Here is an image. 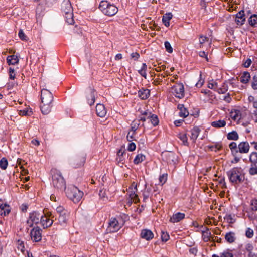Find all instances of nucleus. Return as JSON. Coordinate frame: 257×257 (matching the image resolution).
Masks as SVG:
<instances>
[{
	"instance_id": "obj_1",
	"label": "nucleus",
	"mask_w": 257,
	"mask_h": 257,
	"mask_svg": "<svg viewBox=\"0 0 257 257\" xmlns=\"http://www.w3.org/2000/svg\"><path fill=\"white\" fill-rule=\"evenodd\" d=\"M61 11L64 13L66 22L72 25L74 24L73 8L69 0H64L61 4Z\"/></svg>"
},
{
	"instance_id": "obj_2",
	"label": "nucleus",
	"mask_w": 257,
	"mask_h": 257,
	"mask_svg": "<svg viewBox=\"0 0 257 257\" xmlns=\"http://www.w3.org/2000/svg\"><path fill=\"white\" fill-rule=\"evenodd\" d=\"M229 180L234 184H238L243 182L244 175H242L241 167H234L227 172Z\"/></svg>"
},
{
	"instance_id": "obj_3",
	"label": "nucleus",
	"mask_w": 257,
	"mask_h": 257,
	"mask_svg": "<svg viewBox=\"0 0 257 257\" xmlns=\"http://www.w3.org/2000/svg\"><path fill=\"white\" fill-rule=\"evenodd\" d=\"M52 179V183L54 187L61 190H65V182L60 172L57 170L53 171Z\"/></svg>"
},
{
	"instance_id": "obj_4",
	"label": "nucleus",
	"mask_w": 257,
	"mask_h": 257,
	"mask_svg": "<svg viewBox=\"0 0 257 257\" xmlns=\"http://www.w3.org/2000/svg\"><path fill=\"white\" fill-rule=\"evenodd\" d=\"M68 197L72 200L75 203H78L82 198L83 193L77 187H73L66 192Z\"/></svg>"
},
{
	"instance_id": "obj_5",
	"label": "nucleus",
	"mask_w": 257,
	"mask_h": 257,
	"mask_svg": "<svg viewBox=\"0 0 257 257\" xmlns=\"http://www.w3.org/2000/svg\"><path fill=\"white\" fill-rule=\"evenodd\" d=\"M123 224L120 223L116 218H111L109 220L107 230L111 232H117L122 227Z\"/></svg>"
},
{
	"instance_id": "obj_6",
	"label": "nucleus",
	"mask_w": 257,
	"mask_h": 257,
	"mask_svg": "<svg viewBox=\"0 0 257 257\" xmlns=\"http://www.w3.org/2000/svg\"><path fill=\"white\" fill-rule=\"evenodd\" d=\"M172 93L175 97L181 99L184 97V87L182 83H177L172 87Z\"/></svg>"
},
{
	"instance_id": "obj_7",
	"label": "nucleus",
	"mask_w": 257,
	"mask_h": 257,
	"mask_svg": "<svg viewBox=\"0 0 257 257\" xmlns=\"http://www.w3.org/2000/svg\"><path fill=\"white\" fill-rule=\"evenodd\" d=\"M41 92L42 103H52L53 100V96L52 93L46 89H42Z\"/></svg>"
},
{
	"instance_id": "obj_8",
	"label": "nucleus",
	"mask_w": 257,
	"mask_h": 257,
	"mask_svg": "<svg viewBox=\"0 0 257 257\" xmlns=\"http://www.w3.org/2000/svg\"><path fill=\"white\" fill-rule=\"evenodd\" d=\"M163 160L168 164L174 165L177 162V157L175 154L172 152H165L162 155Z\"/></svg>"
},
{
	"instance_id": "obj_9",
	"label": "nucleus",
	"mask_w": 257,
	"mask_h": 257,
	"mask_svg": "<svg viewBox=\"0 0 257 257\" xmlns=\"http://www.w3.org/2000/svg\"><path fill=\"white\" fill-rule=\"evenodd\" d=\"M42 217V214L38 212L34 211L30 214L29 219L27 220V223L30 227H32L33 223L38 224Z\"/></svg>"
},
{
	"instance_id": "obj_10",
	"label": "nucleus",
	"mask_w": 257,
	"mask_h": 257,
	"mask_svg": "<svg viewBox=\"0 0 257 257\" xmlns=\"http://www.w3.org/2000/svg\"><path fill=\"white\" fill-rule=\"evenodd\" d=\"M42 229L38 226L33 228L30 232L32 239L35 242H38L42 239Z\"/></svg>"
},
{
	"instance_id": "obj_11",
	"label": "nucleus",
	"mask_w": 257,
	"mask_h": 257,
	"mask_svg": "<svg viewBox=\"0 0 257 257\" xmlns=\"http://www.w3.org/2000/svg\"><path fill=\"white\" fill-rule=\"evenodd\" d=\"M51 216L52 214L50 212L47 213L45 216L42 215L40 222L43 228L49 227L52 225L53 220L49 218V217H51Z\"/></svg>"
},
{
	"instance_id": "obj_12",
	"label": "nucleus",
	"mask_w": 257,
	"mask_h": 257,
	"mask_svg": "<svg viewBox=\"0 0 257 257\" xmlns=\"http://www.w3.org/2000/svg\"><path fill=\"white\" fill-rule=\"evenodd\" d=\"M85 162V157L84 156H76L71 163V166L75 168H78L83 166Z\"/></svg>"
},
{
	"instance_id": "obj_13",
	"label": "nucleus",
	"mask_w": 257,
	"mask_h": 257,
	"mask_svg": "<svg viewBox=\"0 0 257 257\" xmlns=\"http://www.w3.org/2000/svg\"><path fill=\"white\" fill-rule=\"evenodd\" d=\"M245 22L244 12L241 10L236 15L235 22L239 26H242Z\"/></svg>"
},
{
	"instance_id": "obj_14",
	"label": "nucleus",
	"mask_w": 257,
	"mask_h": 257,
	"mask_svg": "<svg viewBox=\"0 0 257 257\" xmlns=\"http://www.w3.org/2000/svg\"><path fill=\"white\" fill-rule=\"evenodd\" d=\"M117 12L118 8L114 5L110 4L103 13L108 16H112L116 14Z\"/></svg>"
},
{
	"instance_id": "obj_15",
	"label": "nucleus",
	"mask_w": 257,
	"mask_h": 257,
	"mask_svg": "<svg viewBox=\"0 0 257 257\" xmlns=\"http://www.w3.org/2000/svg\"><path fill=\"white\" fill-rule=\"evenodd\" d=\"M96 113L97 116L104 117L106 114V110L103 104L98 103L96 106Z\"/></svg>"
},
{
	"instance_id": "obj_16",
	"label": "nucleus",
	"mask_w": 257,
	"mask_h": 257,
	"mask_svg": "<svg viewBox=\"0 0 257 257\" xmlns=\"http://www.w3.org/2000/svg\"><path fill=\"white\" fill-rule=\"evenodd\" d=\"M238 148L240 153H247L249 151L250 146L247 142H242L239 144Z\"/></svg>"
},
{
	"instance_id": "obj_17",
	"label": "nucleus",
	"mask_w": 257,
	"mask_h": 257,
	"mask_svg": "<svg viewBox=\"0 0 257 257\" xmlns=\"http://www.w3.org/2000/svg\"><path fill=\"white\" fill-rule=\"evenodd\" d=\"M126 156L128 157V155L125 151H122L121 150H119L117 152V157L116 158V161L118 163L121 165L124 164L125 162V159Z\"/></svg>"
},
{
	"instance_id": "obj_18",
	"label": "nucleus",
	"mask_w": 257,
	"mask_h": 257,
	"mask_svg": "<svg viewBox=\"0 0 257 257\" xmlns=\"http://www.w3.org/2000/svg\"><path fill=\"white\" fill-rule=\"evenodd\" d=\"M96 95V91L93 89H91L90 93L87 96V102L89 105L91 106L94 104Z\"/></svg>"
},
{
	"instance_id": "obj_19",
	"label": "nucleus",
	"mask_w": 257,
	"mask_h": 257,
	"mask_svg": "<svg viewBox=\"0 0 257 257\" xmlns=\"http://www.w3.org/2000/svg\"><path fill=\"white\" fill-rule=\"evenodd\" d=\"M141 236L142 238L149 240L154 237V234L150 230L143 229L141 231Z\"/></svg>"
},
{
	"instance_id": "obj_20",
	"label": "nucleus",
	"mask_w": 257,
	"mask_h": 257,
	"mask_svg": "<svg viewBox=\"0 0 257 257\" xmlns=\"http://www.w3.org/2000/svg\"><path fill=\"white\" fill-rule=\"evenodd\" d=\"M185 214L180 212H177L174 214L170 218V221L172 223H176L180 221L185 218Z\"/></svg>"
},
{
	"instance_id": "obj_21",
	"label": "nucleus",
	"mask_w": 257,
	"mask_h": 257,
	"mask_svg": "<svg viewBox=\"0 0 257 257\" xmlns=\"http://www.w3.org/2000/svg\"><path fill=\"white\" fill-rule=\"evenodd\" d=\"M69 213L68 212L63 213V214H60L58 217V221L60 225H64L67 224V221L68 220Z\"/></svg>"
},
{
	"instance_id": "obj_22",
	"label": "nucleus",
	"mask_w": 257,
	"mask_h": 257,
	"mask_svg": "<svg viewBox=\"0 0 257 257\" xmlns=\"http://www.w3.org/2000/svg\"><path fill=\"white\" fill-rule=\"evenodd\" d=\"M10 212V207L7 204L0 205V215L6 216Z\"/></svg>"
},
{
	"instance_id": "obj_23",
	"label": "nucleus",
	"mask_w": 257,
	"mask_h": 257,
	"mask_svg": "<svg viewBox=\"0 0 257 257\" xmlns=\"http://www.w3.org/2000/svg\"><path fill=\"white\" fill-rule=\"evenodd\" d=\"M41 106V112L44 114H48L51 110L52 103H42Z\"/></svg>"
},
{
	"instance_id": "obj_24",
	"label": "nucleus",
	"mask_w": 257,
	"mask_h": 257,
	"mask_svg": "<svg viewBox=\"0 0 257 257\" xmlns=\"http://www.w3.org/2000/svg\"><path fill=\"white\" fill-rule=\"evenodd\" d=\"M138 95L142 99H146L150 96V90L147 89L143 88L139 91Z\"/></svg>"
},
{
	"instance_id": "obj_25",
	"label": "nucleus",
	"mask_w": 257,
	"mask_h": 257,
	"mask_svg": "<svg viewBox=\"0 0 257 257\" xmlns=\"http://www.w3.org/2000/svg\"><path fill=\"white\" fill-rule=\"evenodd\" d=\"M146 115H147V113H146ZM148 115H149L148 118L149 121L151 122L153 126H157L159 122L158 116L156 115L152 114L151 112L150 113H148Z\"/></svg>"
},
{
	"instance_id": "obj_26",
	"label": "nucleus",
	"mask_w": 257,
	"mask_h": 257,
	"mask_svg": "<svg viewBox=\"0 0 257 257\" xmlns=\"http://www.w3.org/2000/svg\"><path fill=\"white\" fill-rule=\"evenodd\" d=\"M178 108L180 110L179 115L180 117L185 118L188 116L189 112L186 108L184 107L183 104H178Z\"/></svg>"
},
{
	"instance_id": "obj_27",
	"label": "nucleus",
	"mask_w": 257,
	"mask_h": 257,
	"mask_svg": "<svg viewBox=\"0 0 257 257\" xmlns=\"http://www.w3.org/2000/svg\"><path fill=\"white\" fill-rule=\"evenodd\" d=\"M7 62L9 65H15L18 63L19 59L16 55H12L7 57Z\"/></svg>"
},
{
	"instance_id": "obj_28",
	"label": "nucleus",
	"mask_w": 257,
	"mask_h": 257,
	"mask_svg": "<svg viewBox=\"0 0 257 257\" xmlns=\"http://www.w3.org/2000/svg\"><path fill=\"white\" fill-rule=\"evenodd\" d=\"M173 15L171 13H168L165 14L162 18V21L166 27H169L170 25L169 21L172 18Z\"/></svg>"
},
{
	"instance_id": "obj_29",
	"label": "nucleus",
	"mask_w": 257,
	"mask_h": 257,
	"mask_svg": "<svg viewBox=\"0 0 257 257\" xmlns=\"http://www.w3.org/2000/svg\"><path fill=\"white\" fill-rule=\"evenodd\" d=\"M225 238L229 243H233L236 239L235 234L233 232H229L225 234Z\"/></svg>"
},
{
	"instance_id": "obj_30",
	"label": "nucleus",
	"mask_w": 257,
	"mask_h": 257,
	"mask_svg": "<svg viewBox=\"0 0 257 257\" xmlns=\"http://www.w3.org/2000/svg\"><path fill=\"white\" fill-rule=\"evenodd\" d=\"M226 122L224 120H219L211 122V126L215 128H221L226 125Z\"/></svg>"
},
{
	"instance_id": "obj_31",
	"label": "nucleus",
	"mask_w": 257,
	"mask_h": 257,
	"mask_svg": "<svg viewBox=\"0 0 257 257\" xmlns=\"http://www.w3.org/2000/svg\"><path fill=\"white\" fill-rule=\"evenodd\" d=\"M200 131V130L198 127H194L193 129H192L191 136L190 138L193 141V142H195L198 138Z\"/></svg>"
},
{
	"instance_id": "obj_32",
	"label": "nucleus",
	"mask_w": 257,
	"mask_h": 257,
	"mask_svg": "<svg viewBox=\"0 0 257 257\" xmlns=\"http://www.w3.org/2000/svg\"><path fill=\"white\" fill-rule=\"evenodd\" d=\"M229 87L227 81H225L221 87L217 89V92L219 94H225L228 90Z\"/></svg>"
},
{
	"instance_id": "obj_33",
	"label": "nucleus",
	"mask_w": 257,
	"mask_h": 257,
	"mask_svg": "<svg viewBox=\"0 0 257 257\" xmlns=\"http://www.w3.org/2000/svg\"><path fill=\"white\" fill-rule=\"evenodd\" d=\"M250 79V75L248 72H244L240 78V81L242 83L246 84L249 82Z\"/></svg>"
},
{
	"instance_id": "obj_34",
	"label": "nucleus",
	"mask_w": 257,
	"mask_h": 257,
	"mask_svg": "<svg viewBox=\"0 0 257 257\" xmlns=\"http://www.w3.org/2000/svg\"><path fill=\"white\" fill-rule=\"evenodd\" d=\"M227 138L229 140L236 141L239 139V136L237 132L233 131L228 133L227 135Z\"/></svg>"
},
{
	"instance_id": "obj_35",
	"label": "nucleus",
	"mask_w": 257,
	"mask_h": 257,
	"mask_svg": "<svg viewBox=\"0 0 257 257\" xmlns=\"http://www.w3.org/2000/svg\"><path fill=\"white\" fill-rule=\"evenodd\" d=\"M249 160L252 163L251 166L257 167V152H252L249 157Z\"/></svg>"
},
{
	"instance_id": "obj_36",
	"label": "nucleus",
	"mask_w": 257,
	"mask_h": 257,
	"mask_svg": "<svg viewBox=\"0 0 257 257\" xmlns=\"http://www.w3.org/2000/svg\"><path fill=\"white\" fill-rule=\"evenodd\" d=\"M248 22L252 27H257V15H252L248 19Z\"/></svg>"
},
{
	"instance_id": "obj_37",
	"label": "nucleus",
	"mask_w": 257,
	"mask_h": 257,
	"mask_svg": "<svg viewBox=\"0 0 257 257\" xmlns=\"http://www.w3.org/2000/svg\"><path fill=\"white\" fill-rule=\"evenodd\" d=\"M229 148L231 150L232 154L235 156L238 153L237 150V144L235 142H232L229 145Z\"/></svg>"
},
{
	"instance_id": "obj_38",
	"label": "nucleus",
	"mask_w": 257,
	"mask_h": 257,
	"mask_svg": "<svg viewBox=\"0 0 257 257\" xmlns=\"http://www.w3.org/2000/svg\"><path fill=\"white\" fill-rule=\"evenodd\" d=\"M141 115L138 116V119L140 121L144 122L146 120V119H149V115L148 114L147 115H146V113H147V114H148L150 113L151 112H150L148 110H146L143 112H141Z\"/></svg>"
},
{
	"instance_id": "obj_39",
	"label": "nucleus",
	"mask_w": 257,
	"mask_h": 257,
	"mask_svg": "<svg viewBox=\"0 0 257 257\" xmlns=\"http://www.w3.org/2000/svg\"><path fill=\"white\" fill-rule=\"evenodd\" d=\"M145 159V156L142 154H138L135 158L134 160V163L135 164H138L140 163H141Z\"/></svg>"
},
{
	"instance_id": "obj_40",
	"label": "nucleus",
	"mask_w": 257,
	"mask_h": 257,
	"mask_svg": "<svg viewBox=\"0 0 257 257\" xmlns=\"http://www.w3.org/2000/svg\"><path fill=\"white\" fill-rule=\"evenodd\" d=\"M178 137L182 141L183 145L188 146V139L186 134L180 133L178 135Z\"/></svg>"
},
{
	"instance_id": "obj_41",
	"label": "nucleus",
	"mask_w": 257,
	"mask_h": 257,
	"mask_svg": "<svg viewBox=\"0 0 257 257\" xmlns=\"http://www.w3.org/2000/svg\"><path fill=\"white\" fill-rule=\"evenodd\" d=\"M234 217V215L226 214L224 218L225 220H226L227 223L229 224H233L235 222V219Z\"/></svg>"
},
{
	"instance_id": "obj_42",
	"label": "nucleus",
	"mask_w": 257,
	"mask_h": 257,
	"mask_svg": "<svg viewBox=\"0 0 257 257\" xmlns=\"http://www.w3.org/2000/svg\"><path fill=\"white\" fill-rule=\"evenodd\" d=\"M208 87L216 91L217 89H218L217 83L213 80H212L208 82Z\"/></svg>"
},
{
	"instance_id": "obj_43",
	"label": "nucleus",
	"mask_w": 257,
	"mask_h": 257,
	"mask_svg": "<svg viewBox=\"0 0 257 257\" xmlns=\"http://www.w3.org/2000/svg\"><path fill=\"white\" fill-rule=\"evenodd\" d=\"M109 5L107 1H102L100 3L99 8L103 13Z\"/></svg>"
},
{
	"instance_id": "obj_44",
	"label": "nucleus",
	"mask_w": 257,
	"mask_h": 257,
	"mask_svg": "<svg viewBox=\"0 0 257 257\" xmlns=\"http://www.w3.org/2000/svg\"><path fill=\"white\" fill-rule=\"evenodd\" d=\"M203 236V239L205 241H208L209 240V236L211 234L209 228H206V231H202Z\"/></svg>"
},
{
	"instance_id": "obj_45",
	"label": "nucleus",
	"mask_w": 257,
	"mask_h": 257,
	"mask_svg": "<svg viewBox=\"0 0 257 257\" xmlns=\"http://www.w3.org/2000/svg\"><path fill=\"white\" fill-rule=\"evenodd\" d=\"M136 191H137L128 190V192L130 193L129 196L131 200L136 201L137 199H139L138 195L136 193Z\"/></svg>"
},
{
	"instance_id": "obj_46",
	"label": "nucleus",
	"mask_w": 257,
	"mask_h": 257,
	"mask_svg": "<svg viewBox=\"0 0 257 257\" xmlns=\"http://www.w3.org/2000/svg\"><path fill=\"white\" fill-rule=\"evenodd\" d=\"M8 166V161L5 158H3L0 160V167L3 170H5Z\"/></svg>"
},
{
	"instance_id": "obj_47",
	"label": "nucleus",
	"mask_w": 257,
	"mask_h": 257,
	"mask_svg": "<svg viewBox=\"0 0 257 257\" xmlns=\"http://www.w3.org/2000/svg\"><path fill=\"white\" fill-rule=\"evenodd\" d=\"M222 148V145L221 143H218L214 145H212L209 147V148L212 151L216 152L217 150H220Z\"/></svg>"
},
{
	"instance_id": "obj_48",
	"label": "nucleus",
	"mask_w": 257,
	"mask_h": 257,
	"mask_svg": "<svg viewBox=\"0 0 257 257\" xmlns=\"http://www.w3.org/2000/svg\"><path fill=\"white\" fill-rule=\"evenodd\" d=\"M212 257H234L233 254L229 252H224L220 253V256L214 254Z\"/></svg>"
},
{
	"instance_id": "obj_49",
	"label": "nucleus",
	"mask_w": 257,
	"mask_h": 257,
	"mask_svg": "<svg viewBox=\"0 0 257 257\" xmlns=\"http://www.w3.org/2000/svg\"><path fill=\"white\" fill-rule=\"evenodd\" d=\"M166 50L169 53L173 52V48L168 41H165L164 43Z\"/></svg>"
},
{
	"instance_id": "obj_50",
	"label": "nucleus",
	"mask_w": 257,
	"mask_h": 257,
	"mask_svg": "<svg viewBox=\"0 0 257 257\" xmlns=\"http://www.w3.org/2000/svg\"><path fill=\"white\" fill-rule=\"evenodd\" d=\"M169 235L167 232L162 231L161 239L162 241L166 242L169 239Z\"/></svg>"
},
{
	"instance_id": "obj_51",
	"label": "nucleus",
	"mask_w": 257,
	"mask_h": 257,
	"mask_svg": "<svg viewBox=\"0 0 257 257\" xmlns=\"http://www.w3.org/2000/svg\"><path fill=\"white\" fill-rule=\"evenodd\" d=\"M245 235L248 238H252L253 236V230L250 228H248L246 231Z\"/></svg>"
},
{
	"instance_id": "obj_52",
	"label": "nucleus",
	"mask_w": 257,
	"mask_h": 257,
	"mask_svg": "<svg viewBox=\"0 0 257 257\" xmlns=\"http://www.w3.org/2000/svg\"><path fill=\"white\" fill-rule=\"evenodd\" d=\"M18 35L20 39L23 41L27 40V37L24 34L23 31L22 29H20L19 31Z\"/></svg>"
},
{
	"instance_id": "obj_53",
	"label": "nucleus",
	"mask_w": 257,
	"mask_h": 257,
	"mask_svg": "<svg viewBox=\"0 0 257 257\" xmlns=\"http://www.w3.org/2000/svg\"><path fill=\"white\" fill-rule=\"evenodd\" d=\"M57 212L59 214V215L63 214V213H65L68 211L66 209H65L63 207L59 206L56 208V209Z\"/></svg>"
},
{
	"instance_id": "obj_54",
	"label": "nucleus",
	"mask_w": 257,
	"mask_h": 257,
	"mask_svg": "<svg viewBox=\"0 0 257 257\" xmlns=\"http://www.w3.org/2000/svg\"><path fill=\"white\" fill-rule=\"evenodd\" d=\"M251 86L254 90L257 89V75H255L252 78Z\"/></svg>"
},
{
	"instance_id": "obj_55",
	"label": "nucleus",
	"mask_w": 257,
	"mask_h": 257,
	"mask_svg": "<svg viewBox=\"0 0 257 257\" xmlns=\"http://www.w3.org/2000/svg\"><path fill=\"white\" fill-rule=\"evenodd\" d=\"M9 78L14 80L15 78V72L14 68H9Z\"/></svg>"
},
{
	"instance_id": "obj_56",
	"label": "nucleus",
	"mask_w": 257,
	"mask_h": 257,
	"mask_svg": "<svg viewBox=\"0 0 257 257\" xmlns=\"http://www.w3.org/2000/svg\"><path fill=\"white\" fill-rule=\"evenodd\" d=\"M240 111L238 110H235L234 112H231V118L234 120H237L238 119Z\"/></svg>"
},
{
	"instance_id": "obj_57",
	"label": "nucleus",
	"mask_w": 257,
	"mask_h": 257,
	"mask_svg": "<svg viewBox=\"0 0 257 257\" xmlns=\"http://www.w3.org/2000/svg\"><path fill=\"white\" fill-rule=\"evenodd\" d=\"M209 40L208 37L204 36V35H200L199 37V43L200 45H202L204 44L206 41H208Z\"/></svg>"
},
{
	"instance_id": "obj_58",
	"label": "nucleus",
	"mask_w": 257,
	"mask_h": 257,
	"mask_svg": "<svg viewBox=\"0 0 257 257\" xmlns=\"http://www.w3.org/2000/svg\"><path fill=\"white\" fill-rule=\"evenodd\" d=\"M167 179V174H164L160 176L159 177V181L162 184H164Z\"/></svg>"
},
{
	"instance_id": "obj_59",
	"label": "nucleus",
	"mask_w": 257,
	"mask_h": 257,
	"mask_svg": "<svg viewBox=\"0 0 257 257\" xmlns=\"http://www.w3.org/2000/svg\"><path fill=\"white\" fill-rule=\"evenodd\" d=\"M252 167L249 169V173L251 175L257 174V167L251 166Z\"/></svg>"
},
{
	"instance_id": "obj_60",
	"label": "nucleus",
	"mask_w": 257,
	"mask_h": 257,
	"mask_svg": "<svg viewBox=\"0 0 257 257\" xmlns=\"http://www.w3.org/2000/svg\"><path fill=\"white\" fill-rule=\"evenodd\" d=\"M136 144L134 143L131 142L128 145L127 150L130 151H133L136 149Z\"/></svg>"
},
{
	"instance_id": "obj_61",
	"label": "nucleus",
	"mask_w": 257,
	"mask_h": 257,
	"mask_svg": "<svg viewBox=\"0 0 257 257\" xmlns=\"http://www.w3.org/2000/svg\"><path fill=\"white\" fill-rule=\"evenodd\" d=\"M140 125V121L139 119L134 120L131 123V125H133L136 128H138Z\"/></svg>"
},
{
	"instance_id": "obj_62",
	"label": "nucleus",
	"mask_w": 257,
	"mask_h": 257,
	"mask_svg": "<svg viewBox=\"0 0 257 257\" xmlns=\"http://www.w3.org/2000/svg\"><path fill=\"white\" fill-rule=\"evenodd\" d=\"M253 246L252 245V244L247 243L245 245V250H246L247 252H248L249 251H253Z\"/></svg>"
},
{
	"instance_id": "obj_63",
	"label": "nucleus",
	"mask_w": 257,
	"mask_h": 257,
	"mask_svg": "<svg viewBox=\"0 0 257 257\" xmlns=\"http://www.w3.org/2000/svg\"><path fill=\"white\" fill-rule=\"evenodd\" d=\"M131 56L132 58L134 59L135 60H137L139 58L140 55L137 52H133L131 54Z\"/></svg>"
},
{
	"instance_id": "obj_64",
	"label": "nucleus",
	"mask_w": 257,
	"mask_h": 257,
	"mask_svg": "<svg viewBox=\"0 0 257 257\" xmlns=\"http://www.w3.org/2000/svg\"><path fill=\"white\" fill-rule=\"evenodd\" d=\"M251 210L254 211H257V201H253L251 203Z\"/></svg>"
}]
</instances>
